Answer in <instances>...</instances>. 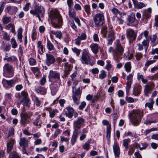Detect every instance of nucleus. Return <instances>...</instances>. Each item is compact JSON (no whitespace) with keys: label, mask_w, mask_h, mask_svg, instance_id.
<instances>
[{"label":"nucleus","mask_w":158,"mask_h":158,"mask_svg":"<svg viewBox=\"0 0 158 158\" xmlns=\"http://www.w3.org/2000/svg\"><path fill=\"white\" fill-rule=\"evenodd\" d=\"M20 103L24 106L29 107L30 104V99L27 98H23Z\"/></svg>","instance_id":"obj_21"},{"label":"nucleus","mask_w":158,"mask_h":158,"mask_svg":"<svg viewBox=\"0 0 158 158\" xmlns=\"http://www.w3.org/2000/svg\"><path fill=\"white\" fill-rule=\"evenodd\" d=\"M85 12L87 13L88 15H89L91 13L90 6L89 5H85L84 6Z\"/></svg>","instance_id":"obj_46"},{"label":"nucleus","mask_w":158,"mask_h":158,"mask_svg":"<svg viewBox=\"0 0 158 158\" xmlns=\"http://www.w3.org/2000/svg\"><path fill=\"white\" fill-rule=\"evenodd\" d=\"M31 70L36 76L37 75L40 73V69L37 67H32Z\"/></svg>","instance_id":"obj_40"},{"label":"nucleus","mask_w":158,"mask_h":158,"mask_svg":"<svg viewBox=\"0 0 158 158\" xmlns=\"http://www.w3.org/2000/svg\"><path fill=\"white\" fill-rule=\"evenodd\" d=\"M10 158H19L17 153L13 152L9 155Z\"/></svg>","instance_id":"obj_45"},{"label":"nucleus","mask_w":158,"mask_h":158,"mask_svg":"<svg viewBox=\"0 0 158 158\" xmlns=\"http://www.w3.org/2000/svg\"><path fill=\"white\" fill-rule=\"evenodd\" d=\"M77 37H79V39L81 40H83L86 39V35L85 33H83L81 35H79Z\"/></svg>","instance_id":"obj_59"},{"label":"nucleus","mask_w":158,"mask_h":158,"mask_svg":"<svg viewBox=\"0 0 158 158\" xmlns=\"http://www.w3.org/2000/svg\"><path fill=\"white\" fill-rule=\"evenodd\" d=\"M66 109L67 111L65 112V114L67 117L70 118H71L73 115L75 118L77 117L78 113L75 111L74 110L73 107L68 106L66 108Z\"/></svg>","instance_id":"obj_8"},{"label":"nucleus","mask_w":158,"mask_h":158,"mask_svg":"<svg viewBox=\"0 0 158 158\" xmlns=\"http://www.w3.org/2000/svg\"><path fill=\"white\" fill-rule=\"evenodd\" d=\"M46 63L48 66L54 63L55 61V58L52 55L47 54H46Z\"/></svg>","instance_id":"obj_10"},{"label":"nucleus","mask_w":158,"mask_h":158,"mask_svg":"<svg viewBox=\"0 0 158 158\" xmlns=\"http://www.w3.org/2000/svg\"><path fill=\"white\" fill-rule=\"evenodd\" d=\"M111 131V126L110 125L107 126L106 129V139L108 140H109L110 138Z\"/></svg>","instance_id":"obj_36"},{"label":"nucleus","mask_w":158,"mask_h":158,"mask_svg":"<svg viewBox=\"0 0 158 158\" xmlns=\"http://www.w3.org/2000/svg\"><path fill=\"white\" fill-rule=\"evenodd\" d=\"M132 83L127 82L126 83V91L127 94L129 92L130 89L131 88V86Z\"/></svg>","instance_id":"obj_56"},{"label":"nucleus","mask_w":158,"mask_h":158,"mask_svg":"<svg viewBox=\"0 0 158 158\" xmlns=\"http://www.w3.org/2000/svg\"><path fill=\"white\" fill-rule=\"evenodd\" d=\"M86 105V102L83 101L82 102L79 106V109L80 110H82Z\"/></svg>","instance_id":"obj_57"},{"label":"nucleus","mask_w":158,"mask_h":158,"mask_svg":"<svg viewBox=\"0 0 158 158\" xmlns=\"http://www.w3.org/2000/svg\"><path fill=\"white\" fill-rule=\"evenodd\" d=\"M106 74L105 72L103 70L101 71H100V73L99 75V78L100 79L102 80L106 78Z\"/></svg>","instance_id":"obj_41"},{"label":"nucleus","mask_w":158,"mask_h":158,"mask_svg":"<svg viewBox=\"0 0 158 158\" xmlns=\"http://www.w3.org/2000/svg\"><path fill=\"white\" fill-rule=\"evenodd\" d=\"M94 20L95 25L98 26H101L104 22V15L101 13L97 14L94 16Z\"/></svg>","instance_id":"obj_6"},{"label":"nucleus","mask_w":158,"mask_h":158,"mask_svg":"<svg viewBox=\"0 0 158 158\" xmlns=\"http://www.w3.org/2000/svg\"><path fill=\"white\" fill-rule=\"evenodd\" d=\"M14 129L13 127H10L9 131V133L8 135V137H10L14 135Z\"/></svg>","instance_id":"obj_55"},{"label":"nucleus","mask_w":158,"mask_h":158,"mask_svg":"<svg viewBox=\"0 0 158 158\" xmlns=\"http://www.w3.org/2000/svg\"><path fill=\"white\" fill-rule=\"evenodd\" d=\"M11 19L10 17L5 16L3 17L2 21L4 24H7L11 22Z\"/></svg>","instance_id":"obj_38"},{"label":"nucleus","mask_w":158,"mask_h":158,"mask_svg":"<svg viewBox=\"0 0 158 158\" xmlns=\"http://www.w3.org/2000/svg\"><path fill=\"white\" fill-rule=\"evenodd\" d=\"M149 78L152 80H156L158 79V73H157L152 76L149 77Z\"/></svg>","instance_id":"obj_64"},{"label":"nucleus","mask_w":158,"mask_h":158,"mask_svg":"<svg viewBox=\"0 0 158 158\" xmlns=\"http://www.w3.org/2000/svg\"><path fill=\"white\" fill-rule=\"evenodd\" d=\"M141 148H140V150H142L146 148L148 145V144L146 143H141Z\"/></svg>","instance_id":"obj_60"},{"label":"nucleus","mask_w":158,"mask_h":158,"mask_svg":"<svg viewBox=\"0 0 158 158\" xmlns=\"http://www.w3.org/2000/svg\"><path fill=\"white\" fill-rule=\"evenodd\" d=\"M15 140L14 139L11 138L10 140L7 143V152L9 153L12 150L13 148V145L15 143Z\"/></svg>","instance_id":"obj_15"},{"label":"nucleus","mask_w":158,"mask_h":158,"mask_svg":"<svg viewBox=\"0 0 158 158\" xmlns=\"http://www.w3.org/2000/svg\"><path fill=\"white\" fill-rule=\"evenodd\" d=\"M50 33L56 35V37L58 38L59 39H60L62 35V33L60 31H51Z\"/></svg>","instance_id":"obj_26"},{"label":"nucleus","mask_w":158,"mask_h":158,"mask_svg":"<svg viewBox=\"0 0 158 158\" xmlns=\"http://www.w3.org/2000/svg\"><path fill=\"white\" fill-rule=\"evenodd\" d=\"M77 137L72 135L71 140V143L72 145H73L76 142Z\"/></svg>","instance_id":"obj_63"},{"label":"nucleus","mask_w":158,"mask_h":158,"mask_svg":"<svg viewBox=\"0 0 158 158\" xmlns=\"http://www.w3.org/2000/svg\"><path fill=\"white\" fill-rule=\"evenodd\" d=\"M41 116V115H39L35 119V120L34 121L33 124L35 125L36 126H38V127L40 128L41 127V125L40 123H39V119L40 118V117Z\"/></svg>","instance_id":"obj_42"},{"label":"nucleus","mask_w":158,"mask_h":158,"mask_svg":"<svg viewBox=\"0 0 158 158\" xmlns=\"http://www.w3.org/2000/svg\"><path fill=\"white\" fill-rule=\"evenodd\" d=\"M134 7L137 9H141L146 6V5L143 3L135 2H134Z\"/></svg>","instance_id":"obj_22"},{"label":"nucleus","mask_w":158,"mask_h":158,"mask_svg":"<svg viewBox=\"0 0 158 158\" xmlns=\"http://www.w3.org/2000/svg\"><path fill=\"white\" fill-rule=\"evenodd\" d=\"M4 60H6L9 62H13L16 61L17 60L16 57L14 56H11L10 57L6 56L4 58Z\"/></svg>","instance_id":"obj_25"},{"label":"nucleus","mask_w":158,"mask_h":158,"mask_svg":"<svg viewBox=\"0 0 158 158\" xmlns=\"http://www.w3.org/2000/svg\"><path fill=\"white\" fill-rule=\"evenodd\" d=\"M155 62V61L154 60H148L145 64V67H146V68H147L149 66Z\"/></svg>","instance_id":"obj_58"},{"label":"nucleus","mask_w":158,"mask_h":158,"mask_svg":"<svg viewBox=\"0 0 158 158\" xmlns=\"http://www.w3.org/2000/svg\"><path fill=\"white\" fill-rule=\"evenodd\" d=\"M58 86L56 84H52L50 86V89L51 90V93L55 94L57 90Z\"/></svg>","instance_id":"obj_31"},{"label":"nucleus","mask_w":158,"mask_h":158,"mask_svg":"<svg viewBox=\"0 0 158 158\" xmlns=\"http://www.w3.org/2000/svg\"><path fill=\"white\" fill-rule=\"evenodd\" d=\"M131 141L130 139H125L123 140V145L126 148H127L128 147V143Z\"/></svg>","instance_id":"obj_44"},{"label":"nucleus","mask_w":158,"mask_h":158,"mask_svg":"<svg viewBox=\"0 0 158 158\" xmlns=\"http://www.w3.org/2000/svg\"><path fill=\"white\" fill-rule=\"evenodd\" d=\"M3 70L4 71L9 74H13L14 73L13 66L8 63L5 64L3 66Z\"/></svg>","instance_id":"obj_11"},{"label":"nucleus","mask_w":158,"mask_h":158,"mask_svg":"<svg viewBox=\"0 0 158 158\" xmlns=\"http://www.w3.org/2000/svg\"><path fill=\"white\" fill-rule=\"evenodd\" d=\"M142 45L145 48V52L147 51V49L149 45V41L148 39L144 40L142 43Z\"/></svg>","instance_id":"obj_34"},{"label":"nucleus","mask_w":158,"mask_h":158,"mask_svg":"<svg viewBox=\"0 0 158 158\" xmlns=\"http://www.w3.org/2000/svg\"><path fill=\"white\" fill-rule=\"evenodd\" d=\"M69 16L70 17L73 19L76 17V12L73 8L69 9Z\"/></svg>","instance_id":"obj_30"},{"label":"nucleus","mask_w":158,"mask_h":158,"mask_svg":"<svg viewBox=\"0 0 158 158\" xmlns=\"http://www.w3.org/2000/svg\"><path fill=\"white\" fill-rule=\"evenodd\" d=\"M23 29L21 27H20L18 30L17 34L18 39L19 42L21 43L22 41Z\"/></svg>","instance_id":"obj_27"},{"label":"nucleus","mask_w":158,"mask_h":158,"mask_svg":"<svg viewBox=\"0 0 158 158\" xmlns=\"http://www.w3.org/2000/svg\"><path fill=\"white\" fill-rule=\"evenodd\" d=\"M109 32L108 37L107 43L108 45H110L112 44L113 41L114 40V32L110 31Z\"/></svg>","instance_id":"obj_19"},{"label":"nucleus","mask_w":158,"mask_h":158,"mask_svg":"<svg viewBox=\"0 0 158 158\" xmlns=\"http://www.w3.org/2000/svg\"><path fill=\"white\" fill-rule=\"evenodd\" d=\"M3 38L5 40L9 41L10 40V36L6 32H4L3 34Z\"/></svg>","instance_id":"obj_52"},{"label":"nucleus","mask_w":158,"mask_h":158,"mask_svg":"<svg viewBox=\"0 0 158 158\" xmlns=\"http://www.w3.org/2000/svg\"><path fill=\"white\" fill-rule=\"evenodd\" d=\"M154 103V101L152 98L150 99V102H147L145 104V107H148L151 110L153 108V105Z\"/></svg>","instance_id":"obj_33"},{"label":"nucleus","mask_w":158,"mask_h":158,"mask_svg":"<svg viewBox=\"0 0 158 158\" xmlns=\"http://www.w3.org/2000/svg\"><path fill=\"white\" fill-rule=\"evenodd\" d=\"M19 144L21 147H27V140L24 137H22L20 138V141Z\"/></svg>","instance_id":"obj_24"},{"label":"nucleus","mask_w":158,"mask_h":158,"mask_svg":"<svg viewBox=\"0 0 158 158\" xmlns=\"http://www.w3.org/2000/svg\"><path fill=\"white\" fill-rule=\"evenodd\" d=\"M151 17V15L150 14L145 10L143 13L142 18L143 19H148Z\"/></svg>","instance_id":"obj_37"},{"label":"nucleus","mask_w":158,"mask_h":158,"mask_svg":"<svg viewBox=\"0 0 158 158\" xmlns=\"http://www.w3.org/2000/svg\"><path fill=\"white\" fill-rule=\"evenodd\" d=\"M133 75L132 73H130L129 74L127 77V82L132 83L133 82Z\"/></svg>","instance_id":"obj_48"},{"label":"nucleus","mask_w":158,"mask_h":158,"mask_svg":"<svg viewBox=\"0 0 158 158\" xmlns=\"http://www.w3.org/2000/svg\"><path fill=\"white\" fill-rule=\"evenodd\" d=\"M113 148L115 157H118L120 154V150L118 145L116 141L114 143Z\"/></svg>","instance_id":"obj_13"},{"label":"nucleus","mask_w":158,"mask_h":158,"mask_svg":"<svg viewBox=\"0 0 158 158\" xmlns=\"http://www.w3.org/2000/svg\"><path fill=\"white\" fill-rule=\"evenodd\" d=\"M127 135L131 137H134L135 138H136L137 137V135L136 133L134 134L130 131H128L127 133Z\"/></svg>","instance_id":"obj_61"},{"label":"nucleus","mask_w":158,"mask_h":158,"mask_svg":"<svg viewBox=\"0 0 158 158\" xmlns=\"http://www.w3.org/2000/svg\"><path fill=\"white\" fill-rule=\"evenodd\" d=\"M111 11L114 15H117L118 14L119 15L121 14V12L119 11L117 9L115 8H113L112 9Z\"/></svg>","instance_id":"obj_49"},{"label":"nucleus","mask_w":158,"mask_h":158,"mask_svg":"<svg viewBox=\"0 0 158 158\" xmlns=\"http://www.w3.org/2000/svg\"><path fill=\"white\" fill-rule=\"evenodd\" d=\"M135 20V15L133 13H132L127 17V25L128 26H133L132 23Z\"/></svg>","instance_id":"obj_16"},{"label":"nucleus","mask_w":158,"mask_h":158,"mask_svg":"<svg viewBox=\"0 0 158 158\" xmlns=\"http://www.w3.org/2000/svg\"><path fill=\"white\" fill-rule=\"evenodd\" d=\"M90 47L92 51L94 54H96L98 52L99 47L98 44L92 43L90 45Z\"/></svg>","instance_id":"obj_20"},{"label":"nucleus","mask_w":158,"mask_h":158,"mask_svg":"<svg viewBox=\"0 0 158 158\" xmlns=\"http://www.w3.org/2000/svg\"><path fill=\"white\" fill-rule=\"evenodd\" d=\"M48 77L49 80L54 79L56 80H60V74L56 71L51 70L50 71Z\"/></svg>","instance_id":"obj_9"},{"label":"nucleus","mask_w":158,"mask_h":158,"mask_svg":"<svg viewBox=\"0 0 158 158\" xmlns=\"http://www.w3.org/2000/svg\"><path fill=\"white\" fill-rule=\"evenodd\" d=\"M29 63L31 65H33L36 64V61L35 59L31 58L29 59Z\"/></svg>","instance_id":"obj_62"},{"label":"nucleus","mask_w":158,"mask_h":158,"mask_svg":"<svg viewBox=\"0 0 158 158\" xmlns=\"http://www.w3.org/2000/svg\"><path fill=\"white\" fill-rule=\"evenodd\" d=\"M10 43L12 45V47L14 48H16L18 46L17 42L14 38L11 39Z\"/></svg>","instance_id":"obj_50"},{"label":"nucleus","mask_w":158,"mask_h":158,"mask_svg":"<svg viewBox=\"0 0 158 158\" xmlns=\"http://www.w3.org/2000/svg\"><path fill=\"white\" fill-rule=\"evenodd\" d=\"M90 58L88 54L83 53L82 54L81 61L82 63L85 64L89 63Z\"/></svg>","instance_id":"obj_12"},{"label":"nucleus","mask_w":158,"mask_h":158,"mask_svg":"<svg viewBox=\"0 0 158 158\" xmlns=\"http://www.w3.org/2000/svg\"><path fill=\"white\" fill-rule=\"evenodd\" d=\"M36 92L39 93L40 92L41 94L43 95H44L46 94L47 90L44 87L39 86L35 89Z\"/></svg>","instance_id":"obj_23"},{"label":"nucleus","mask_w":158,"mask_h":158,"mask_svg":"<svg viewBox=\"0 0 158 158\" xmlns=\"http://www.w3.org/2000/svg\"><path fill=\"white\" fill-rule=\"evenodd\" d=\"M115 52L113 54V58L114 60L117 61L121 60L124 51V49L118 40H116L115 42Z\"/></svg>","instance_id":"obj_3"},{"label":"nucleus","mask_w":158,"mask_h":158,"mask_svg":"<svg viewBox=\"0 0 158 158\" xmlns=\"http://www.w3.org/2000/svg\"><path fill=\"white\" fill-rule=\"evenodd\" d=\"M44 12V9L43 6L37 5L35 6L34 10H31L30 11L31 14L35 15L40 21H41L40 17H43Z\"/></svg>","instance_id":"obj_4"},{"label":"nucleus","mask_w":158,"mask_h":158,"mask_svg":"<svg viewBox=\"0 0 158 158\" xmlns=\"http://www.w3.org/2000/svg\"><path fill=\"white\" fill-rule=\"evenodd\" d=\"M81 90L80 88H78L76 90H75L74 94L73 95H75L77 96L81 97Z\"/></svg>","instance_id":"obj_53"},{"label":"nucleus","mask_w":158,"mask_h":158,"mask_svg":"<svg viewBox=\"0 0 158 158\" xmlns=\"http://www.w3.org/2000/svg\"><path fill=\"white\" fill-rule=\"evenodd\" d=\"M32 115V113L30 111L21 113L20 114L21 124L23 127H25L27 123H30L29 120L30 119Z\"/></svg>","instance_id":"obj_5"},{"label":"nucleus","mask_w":158,"mask_h":158,"mask_svg":"<svg viewBox=\"0 0 158 158\" xmlns=\"http://www.w3.org/2000/svg\"><path fill=\"white\" fill-rule=\"evenodd\" d=\"M143 115V111L139 109L133 110L129 114L131 122L134 126L139 124Z\"/></svg>","instance_id":"obj_1"},{"label":"nucleus","mask_w":158,"mask_h":158,"mask_svg":"<svg viewBox=\"0 0 158 158\" xmlns=\"http://www.w3.org/2000/svg\"><path fill=\"white\" fill-rule=\"evenodd\" d=\"M124 67L126 71L127 72H129L131 68V63L129 62L126 63L124 65Z\"/></svg>","instance_id":"obj_35"},{"label":"nucleus","mask_w":158,"mask_h":158,"mask_svg":"<svg viewBox=\"0 0 158 158\" xmlns=\"http://www.w3.org/2000/svg\"><path fill=\"white\" fill-rule=\"evenodd\" d=\"M126 35L130 42L135 40L137 35L136 33L132 29H127L126 30Z\"/></svg>","instance_id":"obj_7"},{"label":"nucleus","mask_w":158,"mask_h":158,"mask_svg":"<svg viewBox=\"0 0 158 158\" xmlns=\"http://www.w3.org/2000/svg\"><path fill=\"white\" fill-rule=\"evenodd\" d=\"M152 90L151 88L149 87L148 85H146L144 91L145 95L147 97H148L149 96L148 94Z\"/></svg>","instance_id":"obj_28"},{"label":"nucleus","mask_w":158,"mask_h":158,"mask_svg":"<svg viewBox=\"0 0 158 158\" xmlns=\"http://www.w3.org/2000/svg\"><path fill=\"white\" fill-rule=\"evenodd\" d=\"M142 87L139 85H137L135 86L133 90V94L135 96H138L141 93Z\"/></svg>","instance_id":"obj_17"},{"label":"nucleus","mask_w":158,"mask_h":158,"mask_svg":"<svg viewBox=\"0 0 158 158\" xmlns=\"http://www.w3.org/2000/svg\"><path fill=\"white\" fill-rule=\"evenodd\" d=\"M72 50L76 54L77 56H79L81 52L80 49H78L76 47L72 48Z\"/></svg>","instance_id":"obj_51"},{"label":"nucleus","mask_w":158,"mask_h":158,"mask_svg":"<svg viewBox=\"0 0 158 158\" xmlns=\"http://www.w3.org/2000/svg\"><path fill=\"white\" fill-rule=\"evenodd\" d=\"M107 64L105 66V69L107 70H110L112 68V66L110 64V62L109 61H106Z\"/></svg>","instance_id":"obj_54"},{"label":"nucleus","mask_w":158,"mask_h":158,"mask_svg":"<svg viewBox=\"0 0 158 158\" xmlns=\"http://www.w3.org/2000/svg\"><path fill=\"white\" fill-rule=\"evenodd\" d=\"M50 17L51 19V23L54 27L59 28L62 26V19L58 11H52L51 12Z\"/></svg>","instance_id":"obj_2"},{"label":"nucleus","mask_w":158,"mask_h":158,"mask_svg":"<svg viewBox=\"0 0 158 158\" xmlns=\"http://www.w3.org/2000/svg\"><path fill=\"white\" fill-rule=\"evenodd\" d=\"M47 48L48 50L51 51L54 49V47L52 44L49 40H47Z\"/></svg>","instance_id":"obj_43"},{"label":"nucleus","mask_w":158,"mask_h":158,"mask_svg":"<svg viewBox=\"0 0 158 158\" xmlns=\"http://www.w3.org/2000/svg\"><path fill=\"white\" fill-rule=\"evenodd\" d=\"M84 122V120L82 118H78L77 120L74 121L73 122L74 128H80Z\"/></svg>","instance_id":"obj_14"},{"label":"nucleus","mask_w":158,"mask_h":158,"mask_svg":"<svg viewBox=\"0 0 158 158\" xmlns=\"http://www.w3.org/2000/svg\"><path fill=\"white\" fill-rule=\"evenodd\" d=\"M137 78L138 80H141L142 82L144 84L147 83L148 81L147 79L144 78L143 76L142 75L140 74L139 73H137Z\"/></svg>","instance_id":"obj_29"},{"label":"nucleus","mask_w":158,"mask_h":158,"mask_svg":"<svg viewBox=\"0 0 158 158\" xmlns=\"http://www.w3.org/2000/svg\"><path fill=\"white\" fill-rule=\"evenodd\" d=\"M81 97L77 96L75 95H73L72 98L73 101L74 103L77 105H79L80 103V99Z\"/></svg>","instance_id":"obj_32"},{"label":"nucleus","mask_w":158,"mask_h":158,"mask_svg":"<svg viewBox=\"0 0 158 158\" xmlns=\"http://www.w3.org/2000/svg\"><path fill=\"white\" fill-rule=\"evenodd\" d=\"M2 82L3 85L6 84L9 87L11 88L14 86L16 83V80L13 79L8 80L3 79Z\"/></svg>","instance_id":"obj_18"},{"label":"nucleus","mask_w":158,"mask_h":158,"mask_svg":"<svg viewBox=\"0 0 158 158\" xmlns=\"http://www.w3.org/2000/svg\"><path fill=\"white\" fill-rule=\"evenodd\" d=\"M107 28L106 27H103L102 28L101 30V33L102 34V37L104 38H105L107 34Z\"/></svg>","instance_id":"obj_47"},{"label":"nucleus","mask_w":158,"mask_h":158,"mask_svg":"<svg viewBox=\"0 0 158 158\" xmlns=\"http://www.w3.org/2000/svg\"><path fill=\"white\" fill-rule=\"evenodd\" d=\"M52 147L50 148L49 151L50 152H53L56 148L57 146V142L56 141H54L53 142L52 144Z\"/></svg>","instance_id":"obj_39"}]
</instances>
